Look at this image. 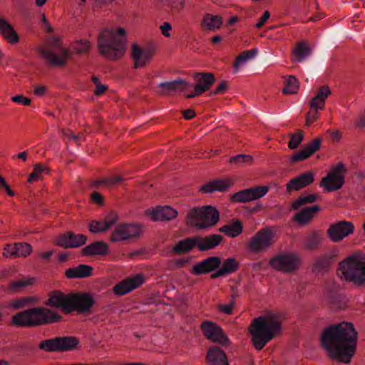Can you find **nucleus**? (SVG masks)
Listing matches in <instances>:
<instances>
[{
    "mask_svg": "<svg viewBox=\"0 0 365 365\" xmlns=\"http://www.w3.org/2000/svg\"><path fill=\"white\" fill-rule=\"evenodd\" d=\"M357 340L354 324L344 321L325 327L319 338L320 345L329 358L346 364L356 353Z\"/></svg>",
    "mask_w": 365,
    "mask_h": 365,
    "instance_id": "f257e3e1",
    "label": "nucleus"
},
{
    "mask_svg": "<svg viewBox=\"0 0 365 365\" xmlns=\"http://www.w3.org/2000/svg\"><path fill=\"white\" fill-rule=\"evenodd\" d=\"M282 314L269 312L253 319L249 330L252 341L257 350H261L282 331Z\"/></svg>",
    "mask_w": 365,
    "mask_h": 365,
    "instance_id": "f03ea898",
    "label": "nucleus"
},
{
    "mask_svg": "<svg viewBox=\"0 0 365 365\" xmlns=\"http://www.w3.org/2000/svg\"><path fill=\"white\" fill-rule=\"evenodd\" d=\"M99 53L106 59L117 61L121 58L126 48V31L120 26L106 29L98 38Z\"/></svg>",
    "mask_w": 365,
    "mask_h": 365,
    "instance_id": "7ed1b4c3",
    "label": "nucleus"
},
{
    "mask_svg": "<svg viewBox=\"0 0 365 365\" xmlns=\"http://www.w3.org/2000/svg\"><path fill=\"white\" fill-rule=\"evenodd\" d=\"M37 51L49 67L63 68L68 59V48L63 45L59 36H46L43 44L37 48Z\"/></svg>",
    "mask_w": 365,
    "mask_h": 365,
    "instance_id": "20e7f679",
    "label": "nucleus"
},
{
    "mask_svg": "<svg viewBox=\"0 0 365 365\" xmlns=\"http://www.w3.org/2000/svg\"><path fill=\"white\" fill-rule=\"evenodd\" d=\"M339 275L355 285L365 284V255L355 253L339 263Z\"/></svg>",
    "mask_w": 365,
    "mask_h": 365,
    "instance_id": "39448f33",
    "label": "nucleus"
},
{
    "mask_svg": "<svg viewBox=\"0 0 365 365\" xmlns=\"http://www.w3.org/2000/svg\"><path fill=\"white\" fill-rule=\"evenodd\" d=\"M219 218L218 211L212 206L194 207L187 215V223L198 229H207L215 225Z\"/></svg>",
    "mask_w": 365,
    "mask_h": 365,
    "instance_id": "423d86ee",
    "label": "nucleus"
},
{
    "mask_svg": "<svg viewBox=\"0 0 365 365\" xmlns=\"http://www.w3.org/2000/svg\"><path fill=\"white\" fill-rule=\"evenodd\" d=\"M276 233L271 227H265L252 235L248 242V249L254 253H262L268 250L276 242Z\"/></svg>",
    "mask_w": 365,
    "mask_h": 365,
    "instance_id": "0eeeda50",
    "label": "nucleus"
},
{
    "mask_svg": "<svg viewBox=\"0 0 365 365\" xmlns=\"http://www.w3.org/2000/svg\"><path fill=\"white\" fill-rule=\"evenodd\" d=\"M302 260L299 255L293 252L281 253L269 260V265L275 270L292 272L297 269Z\"/></svg>",
    "mask_w": 365,
    "mask_h": 365,
    "instance_id": "6e6552de",
    "label": "nucleus"
},
{
    "mask_svg": "<svg viewBox=\"0 0 365 365\" xmlns=\"http://www.w3.org/2000/svg\"><path fill=\"white\" fill-rule=\"evenodd\" d=\"M42 309L40 307L30 308L19 312L11 318L12 325L16 327H36L39 326V314Z\"/></svg>",
    "mask_w": 365,
    "mask_h": 365,
    "instance_id": "1a4fd4ad",
    "label": "nucleus"
},
{
    "mask_svg": "<svg viewBox=\"0 0 365 365\" xmlns=\"http://www.w3.org/2000/svg\"><path fill=\"white\" fill-rule=\"evenodd\" d=\"M344 165L341 163H339L322 179L320 185L327 192L339 189L344 182Z\"/></svg>",
    "mask_w": 365,
    "mask_h": 365,
    "instance_id": "9d476101",
    "label": "nucleus"
},
{
    "mask_svg": "<svg viewBox=\"0 0 365 365\" xmlns=\"http://www.w3.org/2000/svg\"><path fill=\"white\" fill-rule=\"evenodd\" d=\"M143 232V227L138 224H123L113 231L110 240L114 242L139 237Z\"/></svg>",
    "mask_w": 365,
    "mask_h": 365,
    "instance_id": "9b49d317",
    "label": "nucleus"
},
{
    "mask_svg": "<svg viewBox=\"0 0 365 365\" xmlns=\"http://www.w3.org/2000/svg\"><path fill=\"white\" fill-rule=\"evenodd\" d=\"M131 51V56L135 68L146 66L150 62L155 53L153 48L141 46L138 44L132 45Z\"/></svg>",
    "mask_w": 365,
    "mask_h": 365,
    "instance_id": "f8f14e48",
    "label": "nucleus"
},
{
    "mask_svg": "<svg viewBox=\"0 0 365 365\" xmlns=\"http://www.w3.org/2000/svg\"><path fill=\"white\" fill-rule=\"evenodd\" d=\"M201 329L203 334L212 341L222 345H228L229 339L222 333L221 328L212 322L206 321L202 323Z\"/></svg>",
    "mask_w": 365,
    "mask_h": 365,
    "instance_id": "ddd939ff",
    "label": "nucleus"
},
{
    "mask_svg": "<svg viewBox=\"0 0 365 365\" xmlns=\"http://www.w3.org/2000/svg\"><path fill=\"white\" fill-rule=\"evenodd\" d=\"M145 282L143 274H136L130 276L117 284L113 288V292L118 296L126 294L138 288Z\"/></svg>",
    "mask_w": 365,
    "mask_h": 365,
    "instance_id": "4468645a",
    "label": "nucleus"
},
{
    "mask_svg": "<svg viewBox=\"0 0 365 365\" xmlns=\"http://www.w3.org/2000/svg\"><path fill=\"white\" fill-rule=\"evenodd\" d=\"M93 304V298L88 294H70V311L76 310L79 313L89 312Z\"/></svg>",
    "mask_w": 365,
    "mask_h": 365,
    "instance_id": "2eb2a0df",
    "label": "nucleus"
},
{
    "mask_svg": "<svg viewBox=\"0 0 365 365\" xmlns=\"http://www.w3.org/2000/svg\"><path fill=\"white\" fill-rule=\"evenodd\" d=\"M354 230V225L350 222L340 221L330 225L327 234L334 242H338L351 235Z\"/></svg>",
    "mask_w": 365,
    "mask_h": 365,
    "instance_id": "dca6fc26",
    "label": "nucleus"
},
{
    "mask_svg": "<svg viewBox=\"0 0 365 365\" xmlns=\"http://www.w3.org/2000/svg\"><path fill=\"white\" fill-rule=\"evenodd\" d=\"M38 349L46 352H65L68 351V336H57L41 341Z\"/></svg>",
    "mask_w": 365,
    "mask_h": 365,
    "instance_id": "f3484780",
    "label": "nucleus"
},
{
    "mask_svg": "<svg viewBox=\"0 0 365 365\" xmlns=\"http://www.w3.org/2000/svg\"><path fill=\"white\" fill-rule=\"evenodd\" d=\"M145 214L153 221H170L177 217L178 212L176 209L168 206H157L149 208Z\"/></svg>",
    "mask_w": 365,
    "mask_h": 365,
    "instance_id": "a211bd4d",
    "label": "nucleus"
},
{
    "mask_svg": "<svg viewBox=\"0 0 365 365\" xmlns=\"http://www.w3.org/2000/svg\"><path fill=\"white\" fill-rule=\"evenodd\" d=\"M118 219V214L110 211L103 218L91 221L89 224V231L92 233L104 232L116 224Z\"/></svg>",
    "mask_w": 365,
    "mask_h": 365,
    "instance_id": "6ab92c4d",
    "label": "nucleus"
},
{
    "mask_svg": "<svg viewBox=\"0 0 365 365\" xmlns=\"http://www.w3.org/2000/svg\"><path fill=\"white\" fill-rule=\"evenodd\" d=\"M48 299L44 303L46 306L61 308L65 314H68V294L59 290H53L48 294Z\"/></svg>",
    "mask_w": 365,
    "mask_h": 365,
    "instance_id": "aec40b11",
    "label": "nucleus"
},
{
    "mask_svg": "<svg viewBox=\"0 0 365 365\" xmlns=\"http://www.w3.org/2000/svg\"><path fill=\"white\" fill-rule=\"evenodd\" d=\"M220 264L221 261L218 257H210L195 264L191 272L195 275L203 274L215 270Z\"/></svg>",
    "mask_w": 365,
    "mask_h": 365,
    "instance_id": "412c9836",
    "label": "nucleus"
},
{
    "mask_svg": "<svg viewBox=\"0 0 365 365\" xmlns=\"http://www.w3.org/2000/svg\"><path fill=\"white\" fill-rule=\"evenodd\" d=\"M322 138H317L314 139L309 144L305 145L301 151L294 154L290 158V160L297 162L307 159L320 148Z\"/></svg>",
    "mask_w": 365,
    "mask_h": 365,
    "instance_id": "4be33fe9",
    "label": "nucleus"
},
{
    "mask_svg": "<svg viewBox=\"0 0 365 365\" xmlns=\"http://www.w3.org/2000/svg\"><path fill=\"white\" fill-rule=\"evenodd\" d=\"M233 183L234 180L232 178H222L205 183L200 188V190L205 193L215 191L222 192L230 188Z\"/></svg>",
    "mask_w": 365,
    "mask_h": 365,
    "instance_id": "5701e85b",
    "label": "nucleus"
},
{
    "mask_svg": "<svg viewBox=\"0 0 365 365\" xmlns=\"http://www.w3.org/2000/svg\"><path fill=\"white\" fill-rule=\"evenodd\" d=\"M314 180V173L311 171L306 172L292 179L287 184V190L288 191L299 190L312 184Z\"/></svg>",
    "mask_w": 365,
    "mask_h": 365,
    "instance_id": "b1692460",
    "label": "nucleus"
},
{
    "mask_svg": "<svg viewBox=\"0 0 365 365\" xmlns=\"http://www.w3.org/2000/svg\"><path fill=\"white\" fill-rule=\"evenodd\" d=\"M331 95V90L328 86L320 87L315 96L310 100L309 106L312 110H323L327 98Z\"/></svg>",
    "mask_w": 365,
    "mask_h": 365,
    "instance_id": "393cba45",
    "label": "nucleus"
},
{
    "mask_svg": "<svg viewBox=\"0 0 365 365\" xmlns=\"http://www.w3.org/2000/svg\"><path fill=\"white\" fill-rule=\"evenodd\" d=\"M196 90L201 93L208 91L215 81L211 73H197L193 76Z\"/></svg>",
    "mask_w": 365,
    "mask_h": 365,
    "instance_id": "a878e982",
    "label": "nucleus"
},
{
    "mask_svg": "<svg viewBox=\"0 0 365 365\" xmlns=\"http://www.w3.org/2000/svg\"><path fill=\"white\" fill-rule=\"evenodd\" d=\"M196 247L200 251H207L218 246L222 241V236L217 234L206 237H195Z\"/></svg>",
    "mask_w": 365,
    "mask_h": 365,
    "instance_id": "bb28decb",
    "label": "nucleus"
},
{
    "mask_svg": "<svg viewBox=\"0 0 365 365\" xmlns=\"http://www.w3.org/2000/svg\"><path fill=\"white\" fill-rule=\"evenodd\" d=\"M0 34L11 44H15L19 41V34L13 26L4 18H0Z\"/></svg>",
    "mask_w": 365,
    "mask_h": 365,
    "instance_id": "cd10ccee",
    "label": "nucleus"
},
{
    "mask_svg": "<svg viewBox=\"0 0 365 365\" xmlns=\"http://www.w3.org/2000/svg\"><path fill=\"white\" fill-rule=\"evenodd\" d=\"M158 87L162 88L163 92L185 91L192 87V85L182 78H177L174 81L162 82Z\"/></svg>",
    "mask_w": 365,
    "mask_h": 365,
    "instance_id": "c85d7f7f",
    "label": "nucleus"
},
{
    "mask_svg": "<svg viewBox=\"0 0 365 365\" xmlns=\"http://www.w3.org/2000/svg\"><path fill=\"white\" fill-rule=\"evenodd\" d=\"M207 359L210 365H228L225 352L220 348L213 346L207 351Z\"/></svg>",
    "mask_w": 365,
    "mask_h": 365,
    "instance_id": "c756f323",
    "label": "nucleus"
},
{
    "mask_svg": "<svg viewBox=\"0 0 365 365\" xmlns=\"http://www.w3.org/2000/svg\"><path fill=\"white\" fill-rule=\"evenodd\" d=\"M108 247L106 242L97 241L88 246H86L83 250V255L85 256L105 255L108 253Z\"/></svg>",
    "mask_w": 365,
    "mask_h": 365,
    "instance_id": "7c9ffc66",
    "label": "nucleus"
},
{
    "mask_svg": "<svg viewBox=\"0 0 365 365\" xmlns=\"http://www.w3.org/2000/svg\"><path fill=\"white\" fill-rule=\"evenodd\" d=\"M222 24V19L217 15L205 14L202 19V26L207 31L218 30Z\"/></svg>",
    "mask_w": 365,
    "mask_h": 365,
    "instance_id": "2f4dec72",
    "label": "nucleus"
},
{
    "mask_svg": "<svg viewBox=\"0 0 365 365\" xmlns=\"http://www.w3.org/2000/svg\"><path fill=\"white\" fill-rule=\"evenodd\" d=\"M319 210V207L318 205L307 207L302 209L295 215V220L301 225H305L314 217Z\"/></svg>",
    "mask_w": 365,
    "mask_h": 365,
    "instance_id": "473e14b6",
    "label": "nucleus"
},
{
    "mask_svg": "<svg viewBox=\"0 0 365 365\" xmlns=\"http://www.w3.org/2000/svg\"><path fill=\"white\" fill-rule=\"evenodd\" d=\"M257 53L258 50L257 48H252L251 50L246 51L239 55L236 58L234 64V72H238L241 67L245 66L249 61L255 58Z\"/></svg>",
    "mask_w": 365,
    "mask_h": 365,
    "instance_id": "72a5a7b5",
    "label": "nucleus"
},
{
    "mask_svg": "<svg viewBox=\"0 0 365 365\" xmlns=\"http://www.w3.org/2000/svg\"><path fill=\"white\" fill-rule=\"evenodd\" d=\"M93 268L87 264H78L70 268V278H86L93 274Z\"/></svg>",
    "mask_w": 365,
    "mask_h": 365,
    "instance_id": "f704fd0d",
    "label": "nucleus"
},
{
    "mask_svg": "<svg viewBox=\"0 0 365 365\" xmlns=\"http://www.w3.org/2000/svg\"><path fill=\"white\" fill-rule=\"evenodd\" d=\"M310 53V48L305 43H299L292 51V61L294 62H302L309 56Z\"/></svg>",
    "mask_w": 365,
    "mask_h": 365,
    "instance_id": "c9c22d12",
    "label": "nucleus"
},
{
    "mask_svg": "<svg viewBox=\"0 0 365 365\" xmlns=\"http://www.w3.org/2000/svg\"><path fill=\"white\" fill-rule=\"evenodd\" d=\"M40 308L42 309V312L39 314V326L59 322L62 318L61 316L51 309H46L43 307Z\"/></svg>",
    "mask_w": 365,
    "mask_h": 365,
    "instance_id": "e433bc0d",
    "label": "nucleus"
},
{
    "mask_svg": "<svg viewBox=\"0 0 365 365\" xmlns=\"http://www.w3.org/2000/svg\"><path fill=\"white\" fill-rule=\"evenodd\" d=\"M196 247L195 237L187 238L179 241L173 248V251L175 253L187 252Z\"/></svg>",
    "mask_w": 365,
    "mask_h": 365,
    "instance_id": "4c0bfd02",
    "label": "nucleus"
},
{
    "mask_svg": "<svg viewBox=\"0 0 365 365\" xmlns=\"http://www.w3.org/2000/svg\"><path fill=\"white\" fill-rule=\"evenodd\" d=\"M91 49V43L86 39H80L73 42L72 54H86Z\"/></svg>",
    "mask_w": 365,
    "mask_h": 365,
    "instance_id": "58836bf2",
    "label": "nucleus"
},
{
    "mask_svg": "<svg viewBox=\"0 0 365 365\" xmlns=\"http://www.w3.org/2000/svg\"><path fill=\"white\" fill-rule=\"evenodd\" d=\"M229 161L234 166L242 168L250 165L253 162V158L249 155L240 154L231 157Z\"/></svg>",
    "mask_w": 365,
    "mask_h": 365,
    "instance_id": "ea45409f",
    "label": "nucleus"
},
{
    "mask_svg": "<svg viewBox=\"0 0 365 365\" xmlns=\"http://www.w3.org/2000/svg\"><path fill=\"white\" fill-rule=\"evenodd\" d=\"M220 231L224 232L229 237H235L242 232V226L241 223L237 221L222 227Z\"/></svg>",
    "mask_w": 365,
    "mask_h": 365,
    "instance_id": "a19ab883",
    "label": "nucleus"
},
{
    "mask_svg": "<svg viewBox=\"0 0 365 365\" xmlns=\"http://www.w3.org/2000/svg\"><path fill=\"white\" fill-rule=\"evenodd\" d=\"M14 247L16 250V258L27 257L33 252L32 246L27 242H16Z\"/></svg>",
    "mask_w": 365,
    "mask_h": 365,
    "instance_id": "79ce46f5",
    "label": "nucleus"
},
{
    "mask_svg": "<svg viewBox=\"0 0 365 365\" xmlns=\"http://www.w3.org/2000/svg\"><path fill=\"white\" fill-rule=\"evenodd\" d=\"M299 87L298 80L294 76H290L286 81V86L283 88L282 92L284 94H294L297 92Z\"/></svg>",
    "mask_w": 365,
    "mask_h": 365,
    "instance_id": "37998d69",
    "label": "nucleus"
},
{
    "mask_svg": "<svg viewBox=\"0 0 365 365\" xmlns=\"http://www.w3.org/2000/svg\"><path fill=\"white\" fill-rule=\"evenodd\" d=\"M317 198V195L316 194L302 195L292 203V207L294 210H298L305 204L315 202Z\"/></svg>",
    "mask_w": 365,
    "mask_h": 365,
    "instance_id": "c03bdc74",
    "label": "nucleus"
},
{
    "mask_svg": "<svg viewBox=\"0 0 365 365\" xmlns=\"http://www.w3.org/2000/svg\"><path fill=\"white\" fill-rule=\"evenodd\" d=\"M232 199L233 201L237 202H247L253 200L249 188L235 193L232 195Z\"/></svg>",
    "mask_w": 365,
    "mask_h": 365,
    "instance_id": "a18cd8bd",
    "label": "nucleus"
},
{
    "mask_svg": "<svg viewBox=\"0 0 365 365\" xmlns=\"http://www.w3.org/2000/svg\"><path fill=\"white\" fill-rule=\"evenodd\" d=\"M34 281V278H30L26 280L12 281L9 285V289L12 292H19L21 288L32 284Z\"/></svg>",
    "mask_w": 365,
    "mask_h": 365,
    "instance_id": "49530a36",
    "label": "nucleus"
},
{
    "mask_svg": "<svg viewBox=\"0 0 365 365\" xmlns=\"http://www.w3.org/2000/svg\"><path fill=\"white\" fill-rule=\"evenodd\" d=\"M238 267L239 263L232 257L225 259L221 267L226 274L235 272Z\"/></svg>",
    "mask_w": 365,
    "mask_h": 365,
    "instance_id": "de8ad7c7",
    "label": "nucleus"
},
{
    "mask_svg": "<svg viewBox=\"0 0 365 365\" xmlns=\"http://www.w3.org/2000/svg\"><path fill=\"white\" fill-rule=\"evenodd\" d=\"M87 237L83 234L70 232V247H78L86 244Z\"/></svg>",
    "mask_w": 365,
    "mask_h": 365,
    "instance_id": "09e8293b",
    "label": "nucleus"
},
{
    "mask_svg": "<svg viewBox=\"0 0 365 365\" xmlns=\"http://www.w3.org/2000/svg\"><path fill=\"white\" fill-rule=\"evenodd\" d=\"M36 300V298L34 297H24L14 299L12 302V307L16 309H19L29 304H33Z\"/></svg>",
    "mask_w": 365,
    "mask_h": 365,
    "instance_id": "8fccbe9b",
    "label": "nucleus"
},
{
    "mask_svg": "<svg viewBox=\"0 0 365 365\" xmlns=\"http://www.w3.org/2000/svg\"><path fill=\"white\" fill-rule=\"evenodd\" d=\"M172 12L180 11L185 6V0H163Z\"/></svg>",
    "mask_w": 365,
    "mask_h": 365,
    "instance_id": "3c124183",
    "label": "nucleus"
},
{
    "mask_svg": "<svg viewBox=\"0 0 365 365\" xmlns=\"http://www.w3.org/2000/svg\"><path fill=\"white\" fill-rule=\"evenodd\" d=\"M304 139V133L297 130L296 133L291 135L290 141L288 143L289 148L294 150L297 148Z\"/></svg>",
    "mask_w": 365,
    "mask_h": 365,
    "instance_id": "603ef678",
    "label": "nucleus"
},
{
    "mask_svg": "<svg viewBox=\"0 0 365 365\" xmlns=\"http://www.w3.org/2000/svg\"><path fill=\"white\" fill-rule=\"evenodd\" d=\"M253 200L259 199L264 196L269 190L267 186H258L249 188Z\"/></svg>",
    "mask_w": 365,
    "mask_h": 365,
    "instance_id": "864d4df0",
    "label": "nucleus"
},
{
    "mask_svg": "<svg viewBox=\"0 0 365 365\" xmlns=\"http://www.w3.org/2000/svg\"><path fill=\"white\" fill-rule=\"evenodd\" d=\"M124 180L125 179L120 175H113L106 178L102 180L96 181L95 184L98 185L101 184H105L108 187H111Z\"/></svg>",
    "mask_w": 365,
    "mask_h": 365,
    "instance_id": "5fc2aeb1",
    "label": "nucleus"
},
{
    "mask_svg": "<svg viewBox=\"0 0 365 365\" xmlns=\"http://www.w3.org/2000/svg\"><path fill=\"white\" fill-rule=\"evenodd\" d=\"M92 81L95 85V90H94V94L96 96H100L106 92V91L108 89V86L106 84H103L98 77H93Z\"/></svg>",
    "mask_w": 365,
    "mask_h": 365,
    "instance_id": "6e6d98bb",
    "label": "nucleus"
},
{
    "mask_svg": "<svg viewBox=\"0 0 365 365\" xmlns=\"http://www.w3.org/2000/svg\"><path fill=\"white\" fill-rule=\"evenodd\" d=\"M56 245L64 248H68V232L58 236L56 240Z\"/></svg>",
    "mask_w": 365,
    "mask_h": 365,
    "instance_id": "4d7b16f0",
    "label": "nucleus"
},
{
    "mask_svg": "<svg viewBox=\"0 0 365 365\" xmlns=\"http://www.w3.org/2000/svg\"><path fill=\"white\" fill-rule=\"evenodd\" d=\"M159 29L165 37L170 38L171 36L172 26L170 23L164 21L160 25Z\"/></svg>",
    "mask_w": 365,
    "mask_h": 365,
    "instance_id": "13d9d810",
    "label": "nucleus"
},
{
    "mask_svg": "<svg viewBox=\"0 0 365 365\" xmlns=\"http://www.w3.org/2000/svg\"><path fill=\"white\" fill-rule=\"evenodd\" d=\"M4 252H3V256L5 257H12L16 258V250L14 247V243L13 245L7 244L5 245Z\"/></svg>",
    "mask_w": 365,
    "mask_h": 365,
    "instance_id": "bf43d9fd",
    "label": "nucleus"
},
{
    "mask_svg": "<svg viewBox=\"0 0 365 365\" xmlns=\"http://www.w3.org/2000/svg\"><path fill=\"white\" fill-rule=\"evenodd\" d=\"M11 101L16 103H21L24 106H29L31 105V100L23 95H17L11 97Z\"/></svg>",
    "mask_w": 365,
    "mask_h": 365,
    "instance_id": "052dcab7",
    "label": "nucleus"
},
{
    "mask_svg": "<svg viewBox=\"0 0 365 365\" xmlns=\"http://www.w3.org/2000/svg\"><path fill=\"white\" fill-rule=\"evenodd\" d=\"M234 306H235V302L232 301L228 304H220L218 306V309L221 312L229 315L232 313Z\"/></svg>",
    "mask_w": 365,
    "mask_h": 365,
    "instance_id": "680f3d73",
    "label": "nucleus"
},
{
    "mask_svg": "<svg viewBox=\"0 0 365 365\" xmlns=\"http://www.w3.org/2000/svg\"><path fill=\"white\" fill-rule=\"evenodd\" d=\"M41 21L42 22V28L44 32L49 34L53 33V29L46 19L45 14H41Z\"/></svg>",
    "mask_w": 365,
    "mask_h": 365,
    "instance_id": "e2e57ef3",
    "label": "nucleus"
},
{
    "mask_svg": "<svg viewBox=\"0 0 365 365\" xmlns=\"http://www.w3.org/2000/svg\"><path fill=\"white\" fill-rule=\"evenodd\" d=\"M319 118V110H313V112L307 113L306 115V125H310L312 123L315 122Z\"/></svg>",
    "mask_w": 365,
    "mask_h": 365,
    "instance_id": "0e129e2a",
    "label": "nucleus"
},
{
    "mask_svg": "<svg viewBox=\"0 0 365 365\" xmlns=\"http://www.w3.org/2000/svg\"><path fill=\"white\" fill-rule=\"evenodd\" d=\"M48 91V87L43 85H35L34 86V94L36 96L41 97L43 96Z\"/></svg>",
    "mask_w": 365,
    "mask_h": 365,
    "instance_id": "69168bd1",
    "label": "nucleus"
},
{
    "mask_svg": "<svg viewBox=\"0 0 365 365\" xmlns=\"http://www.w3.org/2000/svg\"><path fill=\"white\" fill-rule=\"evenodd\" d=\"M91 199L93 203L98 205H103L104 204V199L103 196L97 192L91 194Z\"/></svg>",
    "mask_w": 365,
    "mask_h": 365,
    "instance_id": "338daca9",
    "label": "nucleus"
},
{
    "mask_svg": "<svg viewBox=\"0 0 365 365\" xmlns=\"http://www.w3.org/2000/svg\"><path fill=\"white\" fill-rule=\"evenodd\" d=\"M34 170L36 172H37L40 175L43 173L49 174L50 171H51V169L48 167H47L43 164H41V163H37V164L34 165Z\"/></svg>",
    "mask_w": 365,
    "mask_h": 365,
    "instance_id": "774afa93",
    "label": "nucleus"
}]
</instances>
